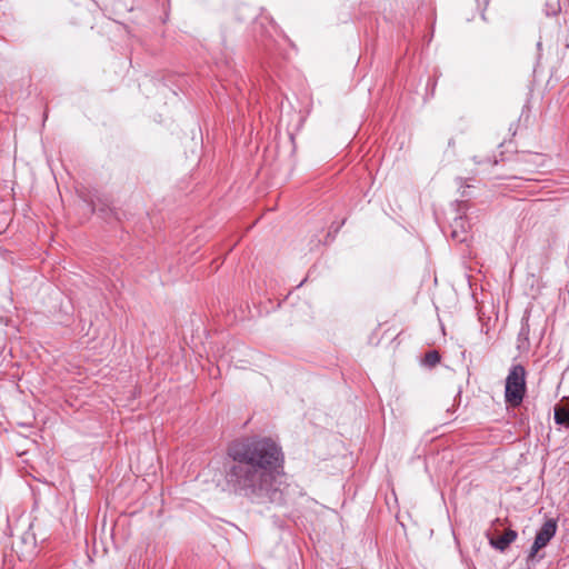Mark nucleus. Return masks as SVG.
Returning <instances> with one entry per match:
<instances>
[{
    "label": "nucleus",
    "instance_id": "obj_1",
    "mask_svg": "<svg viewBox=\"0 0 569 569\" xmlns=\"http://www.w3.org/2000/svg\"><path fill=\"white\" fill-rule=\"evenodd\" d=\"M224 479L237 495L251 499H267L271 503L284 502L283 493L276 486V470L281 467V448L269 438L233 441L227 450Z\"/></svg>",
    "mask_w": 569,
    "mask_h": 569
},
{
    "label": "nucleus",
    "instance_id": "obj_2",
    "mask_svg": "<svg viewBox=\"0 0 569 569\" xmlns=\"http://www.w3.org/2000/svg\"><path fill=\"white\" fill-rule=\"evenodd\" d=\"M526 390V369L522 365H513L506 378V402L510 407H519L523 401Z\"/></svg>",
    "mask_w": 569,
    "mask_h": 569
},
{
    "label": "nucleus",
    "instance_id": "obj_3",
    "mask_svg": "<svg viewBox=\"0 0 569 569\" xmlns=\"http://www.w3.org/2000/svg\"><path fill=\"white\" fill-rule=\"evenodd\" d=\"M557 531V522L553 519L547 520L538 530L529 553L533 558L536 553L553 538Z\"/></svg>",
    "mask_w": 569,
    "mask_h": 569
},
{
    "label": "nucleus",
    "instance_id": "obj_4",
    "mask_svg": "<svg viewBox=\"0 0 569 569\" xmlns=\"http://www.w3.org/2000/svg\"><path fill=\"white\" fill-rule=\"evenodd\" d=\"M450 237L457 242H465L468 239L470 223L462 216H458L450 223Z\"/></svg>",
    "mask_w": 569,
    "mask_h": 569
},
{
    "label": "nucleus",
    "instance_id": "obj_5",
    "mask_svg": "<svg viewBox=\"0 0 569 569\" xmlns=\"http://www.w3.org/2000/svg\"><path fill=\"white\" fill-rule=\"evenodd\" d=\"M517 537L518 533L515 530L508 529L496 539H490V545L500 551H505L517 539Z\"/></svg>",
    "mask_w": 569,
    "mask_h": 569
},
{
    "label": "nucleus",
    "instance_id": "obj_6",
    "mask_svg": "<svg viewBox=\"0 0 569 569\" xmlns=\"http://www.w3.org/2000/svg\"><path fill=\"white\" fill-rule=\"evenodd\" d=\"M555 420L558 425H565L569 427V409H557L555 411Z\"/></svg>",
    "mask_w": 569,
    "mask_h": 569
},
{
    "label": "nucleus",
    "instance_id": "obj_7",
    "mask_svg": "<svg viewBox=\"0 0 569 569\" xmlns=\"http://www.w3.org/2000/svg\"><path fill=\"white\" fill-rule=\"evenodd\" d=\"M440 361V356L437 351H430L426 355V362L430 366H435Z\"/></svg>",
    "mask_w": 569,
    "mask_h": 569
},
{
    "label": "nucleus",
    "instance_id": "obj_8",
    "mask_svg": "<svg viewBox=\"0 0 569 569\" xmlns=\"http://www.w3.org/2000/svg\"><path fill=\"white\" fill-rule=\"evenodd\" d=\"M475 162H476L477 164L482 163V161L478 160V159H477V157H475Z\"/></svg>",
    "mask_w": 569,
    "mask_h": 569
}]
</instances>
